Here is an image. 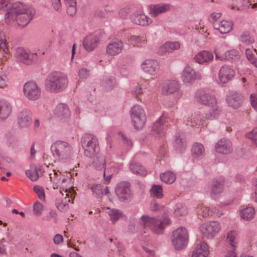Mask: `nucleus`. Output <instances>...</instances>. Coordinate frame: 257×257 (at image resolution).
Returning a JSON list of instances; mask_svg holds the SVG:
<instances>
[{"label":"nucleus","mask_w":257,"mask_h":257,"mask_svg":"<svg viewBox=\"0 0 257 257\" xmlns=\"http://www.w3.org/2000/svg\"><path fill=\"white\" fill-rule=\"evenodd\" d=\"M35 13L34 8H27L23 3L16 2L13 3L12 9H10L8 13H5V20L10 26L17 25L24 28L33 19Z\"/></svg>","instance_id":"nucleus-1"},{"label":"nucleus","mask_w":257,"mask_h":257,"mask_svg":"<svg viewBox=\"0 0 257 257\" xmlns=\"http://www.w3.org/2000/svg\"><path fill=\"white\" fill-rule=\"evenodd\" d=\"M68 80L67 76L59 71L50 73L45 80L46 90L52 93H58L63 91L67 87Z\"/></svg>","instance_id":"nucleus-2"},{"label":"nucleus","mask_w":257,"mask_h":257,"mask_svg":"<svg viewBox=\"0 0 257 257\" xmlns=\"http://www.w3.org/2000/svg\"><path fill=\"white\" fill-rule=\"evenodd\" d=\"M170 219L166 217L163 218H155L150 217L147 215H143L139 220L140 227L142 228H149L155 234H160L163 232L166 224H169Z\"/></svg>","instance_id":"nucleus-3"},{"label":"nucleus","mask_w":257,"mask_h":257,"mask_svg":"<svg viewBox=\"0 0 257 257\" xmlns=\"http://www.w3.org/2000/svg\"><path fill=\"white\" fill-rule=\"evenodd\" d=\"M51 150L53 156L62 162L69 160L73 154L71 146L68 143L61 141L54 142L51 146Z\"/></svg>","instance_id":"nucleus-4"},{"label":"nucleus","mask_w":257,"mask_h":257,"mask_svg":"<svg viewBox=\"0 0 257 257\" xmlns=\"http://www.w3.org/2000/svg\"><path fill=\"white\" fill-rule=\"evenodd\" d=\"M81 143L84 150V155L87 157L92 158L99 152L98 139L93 134H84L81 138Z\"/></svg>","instance_id":"nucleus-5"},{"label":"nucleus","mask_w":257,"mask_h":257,"mask_svg":"<svg viewBox=\"0 0 257 257\" xmlns=\"http://www.w3.org/2000/svg\"><path fill=\"white\" fill-rule=\"evenodd\" d=\"M188 235L185 227H178L175 230L171 236V241L176 250H182L187 245Z\"/></svg>","instance_id":"nucleus-6"},{"label":"nucleus","mask_w":257,"mask_h":257,"mask_svg":"<svg viewBox=\"0 0 257 257\" xmlns=\"http://www.w3.org/2000/svg\"><path fill=\"white\" fill-rule=\"evenodd\" d=\"M130 113L134 127L137 130L143 128L147 119L144 108L139 105H136L131 108Z\"/></svg>","instance_id":"nucleus-7"},{"label":"nucleus","mask_w":257,"mask_h":257,"mask_svg":"<svg viewBox=\"0 0 257 257\" xmlns=\"http://www.w3.org/2000/svg\"><path fill=\"white\" fill-rule=\"evenodd\" d=\"M130 187V183L127 181H121L116 184L115 193L120 202H127L132 199L133 194Z\"/></svg>","instance_id":"nucleus-8"},{"label":"nucleus","mask_w":257,"mask_h":257,"mask_svg":"<svg viewBox=\"0 0 257 257\" xmlns=\"http://www.w3.org/2000/svg\"><path fill=\"white\" fill-rule=\"evenodd\" d=\"M195 98L198 103L209 107H213L217 105L215 96L202 89L196 91Z\"/></svg>","instance_id":"nucleus-9"},{"label":"nucleus","mask_w":257,"mask_h":257,"mask_svg":"<svg viewBox=\"0 0 257 257\" xmlns=\"http://www.w3.org/2000/svg\"><path fill=\"white\" fill-rule=\"evenodd\" d=\"M25 96L30 100H36L41 95V89L36 83L29 81L25 83L23 88Z\"/></svg>","instance_id":"nucleus-10"},{"label":"nucleus","mask_w":257,"mask_h":257,"mask_svg":"<svg viewBox=\"0 0 257 257\" xmlns=\"http://www.w3.org/2000/svg\"><path fill=\"white\" fill-rule=\"evenodd\" d=\"M15 57L17 61L26 65H30L36 59L37 55L23 48L19 47L16 50Z\"/></svg>","instance_id":"nucleus-11"},{"label":"nucleus","mask_w":257,"mask_h":257,"mask_svg":"<svg viewBox=\"0 0 257 257\" xmlns=\"http://www.w3.org/2000/svg\"><path fill=\"white\" fill-rule=\"evenodd\" d=\"M220 229V226L217 222H207L200 227L202 233L207 238H211L214 236Z\"/></svg>","instance_id":"nucleus-12"},{"label":"nucleus","mask_w":257,"mask_h":257,"mask_svg":"<svg viewBox=\"0 0 257 257\" xmlns=\"http://www.w3.org/2000/svg\"><path fill=\"white\" fill-rule=\"evenodd\" d=\"M202 78L201 74L196 72L190 66H186L181 74L182 80L186 83H192L195 80H200Z\"/></svg>","instance_id":"nucleus-13"},{"label":"nucleus","mask_w":257,"mask_h":257,"mask_svg":"<svg viewBox=\"0 0 257 257\" xmlns=\"http://www.w3.org/2000/svg\"><path fill=\"white\" fill-rule=\"evenodd\" d=\"M232 146V143L229 139L222 138L216 143L215 149L219 154L228 155L233 151Z\"/></svg>","instance_id":"nucleus-14"},{"label":"nucleus","mask_w":257,"mask_h":257,"mask_svg":"<svg viewBox=\"0 0 257 257\" xmlns=\"http://www.w3.org/2000/svg\"><path fill=\"white\" fill-rule=\"evenodd\" d=\"M99 33L90 34L84 39L83 45L87 51H92L97 46L100 40Z\"/></svg>","instance_id":"nucleus-15"},{"label":"nucleus","mask_w":257,"mask_h":257,"mask_svg":"<svg viewBox=\"0 0 257 257\" xmlns=\"http://www.w3.org/2000/svg\"><path fill=\"white\" fill-rule=\"evenodd\" d=\"M141 68L146 73L155 75L159 70V65L157 61L154 59H147L141 65Z\"/></svg>","instance_id":"nucleus-16"},{"label":"nucleus","mask_w":257,"mask_h":257,"mask_svg":"<svg viewBox=\"0 0 257 257\" xmlns=\"http://www.w3.org/2000/svg\"><path fill=\"white\" fill-rule=\"evenodd\" d=\"M18 122L21 127H28L32 122V113L28 109L23 110L18 115Z\"/></svg>","instance_id":"nucleus-17"},{"label":"nucleus","mask_w":257,"mask_h":257,"mask_svg":"<svg viewBox=\"0 0 257 257\" xmlns=\"http://www.w3.org/2000/svg\"><path fill=\"white\" fill-rule=\"evenodd\" d=\"M235 75L234 70L228 66H223L220 69L218 77L222 83H226L231 80Z\"/></svg>","instance_id":"nucleus-18"},{"label":"nucleus","mask_w":257,"mask_h":257,"mask_svg":"<svg viewBox=\"0 0 257 257\" xmlns=\"http://www.w3.org/2000/svg\"><path fill=\"white\" fill-rule=\"evenodd\" d=\"M123 43L118 39L111 40L106 48V53L111 55L115 56L120 53L123 48Z\"/></svg>","instance_id":"nucleus-19"},{"label":"nucleus","mask_w":257,"mask_h":257,"mask_svg":"<svg viewBox=\"0 0 257 257\" xmlns=\"http://www.w3.org/2000/svg\"><path fill=\"white\" fill-rule=\"evenodd\" d=\"M226 100L229 106L237 109L242 105L243 98L239 93L233 92L226 96Z\"/></svg>","instance_id":"nucleus-20"},{"label":"nucleus","mask_w":257,"mask_h":257,"mask_svg":"<svg viewBox=\"0 0 257 257\" xmlns=\"http://www.w3.org/2000/svg\"><path fill=\"white\" fill-rule=\"evenodd\" d=\"M166 122L165 118L163 116H161L152 125V132L153 134L154 135H158L159 137L163 136Z\"/></svg>","instance_id":"nucleus-21"},{"label":"nucleus","mask_w":257,"mask_h":257,"mask_svg":"<svg viewBox=\"0 0 257 257\" xmlns=\"http://www.w3.org/2000/svg\"><path fill=\"white\" fill-rule=\"evenodd\" d=\"M170 4H160L151 5L150 7L149 13L152 17H157L158 15L165 13L170 10L171 8Z\"/></svg>","instance_id":"nucleus-22"},{"label":"nucleus","mask_w":257,"mask_h":257,"mask_svg":"<svg viewBox=\"0 0 257 257\" xmlns=\"http://www.w3.org/2000/svg\"><path fill=\"white\" fill-rule=\"evenodd\" d=\"M213 55L212 53L207 51H201L198 53L194 57V59L196 62L203 64L207 63L212 60Z\"/></svg>","instance_id":"nucleus-23"},{"label":"nucleus","mask_w":257,"mask_h":257,"mask_svg":"<svg viewBox=\"0 0 257 257\" xmlns=\"http://www.w3.org/2000/svg\"><path fill=\"white\" fill-rule=\"evenodd\" d=\"M132 21L137 25L148 26L152 23L151 19L144 14L134 13L131 15Z\"/></svg>","instance_id":"nucleus-24"},{"label":"nucleus","mask_w":257,"mask_h":257,"mask_svg":"<svg viewBox=\"0 0 257 257\" xmlns=\"http://www.w3.org/2000/svg\"><path fill=\"white\" fill-rule=\"evenodd\" d=\"M209 253L208 245L204 242H200L197 245L191 257H206Z\"/></svg>","instance_id":"nucleus-25"},{"label":"nucleus","mask_w":257,"mask_h":257,"mask_svg":"<svg viewBox=\"0 0 257 257\" xmlns=\"http://www.w3.org/2000/svg\"><path fill=\"white\" fill-rule=\"evenodd\" d=\"M54 114L57 117L62 119L68 118L70 115V112L66 104L60 103L55 108Z\"/></svg>","instance_id":"nucleus-26"},{"label":"nucleus","mask_w":257,"mask_h":257,"mask_svg":"<svg viewBox=\"0 0 257 257\" xmlns=\"http://www.w3.org/2000/svg\"><path fill=\"white\" fill-rule=\"evenodd\" d=\"M233 23L230 21L223 20L220 23L213 25L214 28L218 30L221 34H226L232 29Z\"/></svg>","instance_id":"nucleus-27"},{"label":"nucleus","mask_w":257,"mask_h":257,"mask_svg":"<svg viewBox=\"0 0 257 257\" xmlns=\"http://www.w3.org/2000/svg\"><path fill=\"white\" fill-rule=\"evenodd\" d=\"M216 58L220 60H226L229 61H233L239 58L238 52L234 49L226 51L223 55L219 56L218 54L215 53Z\"/></svg>","instance_id":"nucleus-28"},{"label":"nucleus","mask_w":257,"mask_h":257,"mask_svg":"<svg viewBox=\"0 0 257 257\" xmlns=\"http://www.w3.org/2000/svg\"><path fill=\"white\" fill-rule=\"evenodd\" d=\"M12 110L11 104L6 101H0V120H4L10 115Z\"/></svg>","instance_id":"nucleus-29"},{"label":"nucleus","mask_w":257,"mask_h":257,"mask_svg":"<svg viewBox=\"0 0 257 257\" xmlns=\"http://www.w3.org/2000/svg\"><path fill=\"white\" fill-rule=\"evenodd\" d=\"M224 180L223 178L215 179L212 183L211 193L219 194L223 191Z\"/></svg>","instance_id":"nucleus-30"},{"label":"nucleus","mask_w":257,"mask_h":257,"mask_svg":"<svg viewBox=\"0 0 257 257\" xmlns=\"http://www.w3.org/2000/svg\"><path fill=\"white\" fill-rule=\"evenodd\" d=\"M116 85V80L114 77L106 76L103 77L101 85L106 91L111 90Z\"/></svg>","instance_id":"nucleus-31"},{"label":"nucleus","mask_w":257,"mask_h":257,"mask_svg":"<svg viewBox=\"0 0 257 257\" xmlns=\"http://www.w3.org/2000/svg\"><path fill=\"white\" fill-rule=\"evenodd\" d=\"M130 169L131 172L134 174L142 176L147 175V171L144 167L137 162L132 163L130 165Z\"/></svg>","instance_id":"nucleus-32"},{"label":"nucleus","mask_w":257,"mask_h":257,"mask_svg":"<svg viewBox=\"0 0 257 257\" xmlns=\"http://www.w3.org/2000/svg\"><path fill=\"white\" fill-rule=\"evenodd\" d=\"M173 146L175 149L179 153L184 151L186 148V143L183 141V139L180 137L179 134H176L175 137Z\"/></svg>","instance_id":"nucleus-33"},{"label":"nucleus","mask_w":257,"mask_h":257,"mask_svg":"<svg viewBox=\"0 0 257 257\" xmlns=\"http://www.w3.org/2000/svg\"><path fill=\"white\" fill-rule=\"evenodd\" d=\"M241 217L245 220H250L253 218L255 215V210L252 207H246L240 212Z\"/></svg>","instance_id":"nucleus-34"},{"label":"nucleus","mask_w":257,"mask_h":257,"mask_svg":"<svg viewBox=\"0 0 257 257\" xmlns=\"http://www.w3.org/2000/svg\"><path fill=\"white\" fill-rule=\"evenodd\" d=\"M207 119L205 118V116L201 114L200 112L195 114L194 117L191 119L190 125L192 126L195 125H201L204 126L206 125V120Z\"/></svg>","instance_id":"nucleus-35"},{"label":"nucleus","mask_w":257,"mask_h":257,"mask_svg":"<svg viewBox=\"0 0 257 257\" xmlns=\"http://www.w3.org/2000/svg\"><path fill=\"white\" fill-rule=\"evenodd\" d=\"M162 181L166 183L172 184L176 179V175L171 171H166L160 175Z\"/></svg>","instance_id":"nucleus-36"},{"label":"nucleus","mask_w":257,"mask_h":257,"mask_svg":"<svg viewBox=\"0 0 257 257\" xmlns=\"http://www.w3.org/2000/svg\"><path fill=\"white\" fill-rule=\"evenodd\" d=\"M240 41L245 45H248L254 42V39L248 32H244L240 35Z\"/></svg>","instance_id":"nucleus-37"},{"label":"nucleus","mask_w":257,"mask_h":257,"mask_svg":"<svg viewBox=\"0 0 257 257\" xmlns=\"http://www.w3.org/2000/svg\"><path fill=\"white\" fill-rule=\"evenodd\" d=\"M191 151L193 156L199 157L204 153V148L201 144L195 143L192 146Z\"/></svg>","instance_id":"nucleus-38"},{"label":"nucleus","mask_w":257,"mask_h":257,"mask_svg":"<svg viewBox=\"0 0 257 257\" xmlns=\"http://www.w3.org/2000/svg\"><path fill=\"white\" fill-rule=\"evenodd\" d=\"M151 195L158 199H161L163 196V189L160 185H153L150 190Z\"/></svg>","instance_id":"nucleus-39"},{"label":"nucleus","mask_w":257,"mask_h":257,"mask_svg":"<svg viewBox=\"0 0 257 257\" xmlns=\"http://www.w3.org/2000/svg\"><path fill=\"white\" fill-rule=\"evenodd\" d=\"M179 89V84L175 81H172L169 82L165 89L167 94H171L176 92Z\"/></svg>","instance_id":"nucleus-40"},{"label":"nucleus","mask_w":257,"mask_h":257,"mask_svg":"<svg viewBox=\"0 0 257 257\" xmlns=\"http://www.w3.org/2000/svg\"><path fill=\"white\" fill-rule=\"evenodd\" d=\"M188 213L186 205L182 204H177L175 208L174 214L176 216H184Z\"/></svg>","instance_id":"nucleus-41"},{"label":"nucleus","mask_w":257,"mask_h":257,"mask_svg":"<svg viewBox=\"0 0 257 257\" xmlns=\"http://www.w3.org/2000/svg\"><path fill=\"white\" fill-rule=\"evenodd\" d=\"M251 5V4L249 3L248 1L245 0H238L237 5L232 6L231 9L238 11H242L249 8Z\"/></svg>","instance_id":"nucleus-42"},{"label":"nucleus","mask_w":257,"mask_h":257,"mask_svg":"<svg viewBox=\"0 0 257 257\" xmlns=\"http://www.w3.org/2000/svg\"><path fill=\"white\" fill-rule=\"evenodd\" d=\"M197 213L199 216L203 217H206L212 215V211H211L207 207L202 205H198L197 208Z\"/></svg>","instance_id":"nucleus-43"},{"label":"nucleus","mask_w":257,"mask_h":257,"mask_svg":"<svg viewBox=\"0 0 257 257\" xmlns=\"http://www.w3.org/2000/svg\"><path fill=\"white\" fill-rule=\"evenodd\" d=\"M110 219L113 223H114L122 215V212L116 209H111L108 213Z\"/></svg>","instance_id":"nucleus-44"},{"label":"nucleus","mask_w":257,"mask_h":257,"mask_svg":"<svg viewBox=\"0 0 257 257\" xmlns=\"http://www.w3.org/2000/svg\"><path fill=\"white\" fill-rule=\"evenodd\" d=\"M94 163L95 164L97 169H106V161L104 156H99L97 157Z\"/></svg>","instance_id":"nucleus-45"},{"label":"nucleus","mask_w":257,"mask_h":257,"mask_svg":"<svg viewBox=\"0 0 257 257\" xmlns=\"http://www.w3.org/2000/svg\"><path fill=\"white\" fill-rule=\"evenodd\" d=\"M220 112V109L216 107L215 109H210L205 114V118L207 119H213L218 116Z\"/></svg>","instance_id":"nucleus-46"},{"label":"nucleus","mask_w":257,"mask_h":257,"mask_svg":"<svg viewBox=\"0 0 257 257\" xmlns=\"http://www.w3.org/2000/svg\"><path fill=\"white\" fill-rule=\"evenodd\" d=\"M53 172V174H49L50 181L56 184H60V181L61 180V173L54 170Z\"/></svg>","instance_id":"nucleus-47"},{"label":"nucleus","mask_w":257,"mask_h":257,"mask_svg":"<svg viewBox=\"0 0 257 257\" xmlns=\"http://www.w3.org/2000/svg\"><path fill=\"white\" fill-rule=\"evenodd\" d=\"M93 195L96 198H101L103 195L101 186L98 184L93 185L91 187Z\"/></svg>","instance_id":"nucleus-48"},{"label":"nucleus","mask_w":257,"mask_h":257,"mask_svg":"<svg viewBox=\"0 0 257 257\" xmlns=\"http://www.w3.org/2000/svg\"><path fill=\"white\" fill-rule=\"evenodd\" d=\"M76 4L77 2H74V1L70 2V3H66L67 7V13L68 15L73 16L76 13Z\"/></svg>","instance_id":"nucleus-49"},{"label":"nucleus","mask_w":257,"mask_h":257,"mask_svg":"<svg viewBox=\"0 0 257 257\" xmlns=\"http://www.w3.org/2000/svg\"><path fill=\"white\" fill-rule=\"evenodd\" d=\"M56 206L57 209L61 212L66 211L69 208L67 201L63 202L60 199L56 200Z\"/></svg>","instance_id":"nucleus-50"},{"label":"nucleus","mask_w":257,"mask_h":257,"mask_svg":"<svg viewBox=\"0 0 257 257\" xmlns=\"http://www.w3.org/2000/svg\"><path fill=\"white\" fill-rule=\"evenodd\" d=\"M13 5L10 0H0V10L6 11V13H8L9 10L12 9Z\"/></svg>","instance_id":"nucleus-51"},{"label":"nucleus","mask_w":257,"mask_h":257,"mask_svg":"<svg viewBox=\"0 0 257 257\" xmlns=\"http://www.w3.org/2000/svg\"><path fill=\"white\" fill-rule=\"evenodd\" d=\"M180 47V44L177 42H167L164 45V48L166 51L170 52L173 50L178 49Z\"/></svg>","instance_id":"nucleus-52"},{"label":"nucleus","mask_w":257,"mask_h":257,"mask_svg":"<svg viewBox=\"0 0 257 257\" xmlns=\"http://www.w3.org/2000/svg\"><path fill=\"white\" fill-rule=\"evenodd\" d=\"M35 192L37 194L39 198L41 200H45V195L44 189L42 187L39 185H35L33 188Z\"/></svg>","instance_id":"nucleus-53"},{"label":"nucleus","mask_w":257,"mask_h":257,"mask_svg":"<svg viewBox=\"0 0 257 257\" xmlns=\"http://www.w3.org/2000/svg\"><path fill=\"white\" fill-rule=\"evenodd\" d=\"M43 206L38 201H36L33 205L34 214L36 216H40L42 212Z\"/></svg>","instance_id":"nucleus-54"},{"label":"nucleus","mask_w":257,"mask_h":257,"mask_svg":"<svg viewBox=\"0 0 257 257\" xmlns=\"http://www.w3.org/2000/svg\"><path fill=\"white\" fill-rule=\"evenodd\" d=\"M26 174L27 176L33 181H35L39 178L38 172H36L35 170H27L26 172Z\"/></svg>","instance_id":"nucleus-55"},{"label":"nucleus","mask_w":257,"mask_h":257,"mask_svg":"<svg viewBox=\"0 0 257 257\" xmlns=\"http://www.w3.org/2000/svg\"><path fill=\"white\" fill-rule=\"evenodd\" d=\"M246 137L251 140L253 143L257 145V130H253L246 134Z\"/></svg>","instance_id":"nucleus-56"},{"label":"nucleus","mask_w":257,"mask_h":257,"mask_svg":"<svg viewBox=\"0 0 257 257\" xmlns=\"http://www.w3.org/2000/svg\"><path fill=\"white\" fill-rule=\"evenodd\" d=\"M235 232L234 230L230 231L228 233L226 237V241L229 242L231 246L234 247V240L235 238Z\"/></svg>","instance_id":"nucleus-57"},{"label":"nucleus","mask_w":257,"mask_h":257,"mask_svg":"<svg viewBox=\"0 0 257 257\" xmlns=\"http://www.w3.org/2000/svg\"><path fill=\"white\" fill-rule=\"evenodd\" d=\"M0 48L3 49L4 52L8 51L6 45V40L5 38L4 35L2 32H0Z\"/></svg>","instance_id":"nucleus-58"},{"label":"nucleus","mask_w":257,"mask_h":257,"mask_svg":"<svg viewBox=\"0 0 257 257\" xmlns=\"http://www.w3.org/2000/svg\"><path fill=\"white\" fill-rule=\"evenodd\" d=\"M78 75L80 78L86 79L89 76V70L85 68H82L79 70Z\"/></svg>","instance_id":"nucleus-59"},{"label":"nucleus","mask_w":257,"mask_h":257,"mask_svg":"<svg viewBox=\"0 0 257 257\" xmlns=\"http://www.w3.org/2000/svg\"><path fill=\"white\" fill-rule=\"evenodd\" d=\"M52 6L57 12H59L61 10V3L60 0H51Z\"/></svg>","instance_id":"nucleus-60"},{"label":"nucleus","mask_w":257,"mask_h":257,"mask_svg":"<svg viewBox=\"0 0 257 257\" xmlns=\"http://www.w3.org/2000/svg\"><path fill=\"white\" fill-rule=\"evenodd\" d=\"M131 12L130 9L128 7H125L120 10L119 16L120 17L124 19L126 17L127 15Z\"/></svg>","instance_id":"nucleus-61"},{"label":"nucleus","mask_w":257,"mask_h":257,"mask_svg":"<svg viewBox=\"0 0 257 257\" xmlns=\"http://www.w3.org/2000/svg\"><path fill=\"white\" fill-rule=\"evenodd\" d=\"M250 101L252 106L257 111V98L255 94L250 95Z\"/></svg>","instance_id":"nucleus-62"},{"label":"nucleus","mask_w":257,"mask_h":257,"mask_svg":"<svg viewBox=\"0 0 257 257\" xmlns=\"http://www.w3.org/2000/svg\"><path fill=\"white\" fill-rule=\"evenodd\" d=\"M8 82V77L4 74H0V88H4Z\"/></svg>","instance_id":"nucleus-63"},{"label":"nucleus","mask_w":257,"mask_h":257,"mask_svg":"<svg viewBox=\"0 0 257 257\" xmlns=\"http://www.w3.org/2000/svg\"><path fill=\"white\" fill-rule=\"evenodd\" d=\"M130 40L134 42L136 44H138L139 43H141L142 41L144 42L145 39H144L143 37L141 36H131L130 37Z\"/></svg>","instance_id":"nucleus-64"}]
</instances>
